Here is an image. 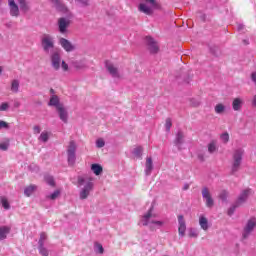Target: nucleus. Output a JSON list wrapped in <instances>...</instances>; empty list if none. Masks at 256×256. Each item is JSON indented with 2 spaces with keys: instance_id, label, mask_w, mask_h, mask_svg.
<instances>
[{
  "instance_id": "obj_1",
  "label": "nucleus",
  "mask_w": 256,
  "mask_h": 256,
  "mask_svg": "<svg viewBox=\"0 0 256 256\" xmlns=\"http://www.w3.org/2000/svg\"><path fill=\"white\" fill-rule=\"evenodd\" d=\"M78 187H79V199L84 201V199H88L89 195L93 193V189H95V183L93 182V178L90 177H78Z\"/></svg>"
},
{
  "instance_id": "obj_2",
  "label": "nucleus",
  "mask_w": 256,
  "mask_h": 256,
  "mask_svg": "<svg viewBox=\"0 0 256 256\" xmlns=\"http://www.w3.org/2000/svg\"><path fill=\"white\" fill-rule=\"evenodd\" d=\"M50 1L55 5L56 8L59 9V11H63L64 13H67L68 18H60L58 20V27H59L60 33H66L67 28L71 24V20H70L72 17L71 12H69V10L67 9V7H65V5L61 4V0H50Z\"/></svg>"
},
{
  "instance_id": "obj_3",
  "label": "nucleus",
  "mask_w": 256,
  "mask_h": 256,
  "mask_svg": "<svg viewBox=\"0 0 256 256\" xmlns=\"http://www.w3.org/2000/svg\"><path fill=\"white\" fill-rule=\"evenodd\" d=\"M140 224L144 227H150L152 231H155V229H161L164 222L155 218V215H153V207H151L149 211L141 218Z\"/></svg>"
},
{
  "instance_id": "obj_4",
  "label": "nucleus",
  "mask_w": 256,
  "mask_h": 256,
  "mask_svg": "<svg viewBox=\"0 0 256 256\" xmlns=\"http://www.w3.org/2000/svg\"><path fill=\"white\" fill-rule=\"evenodd\" d=\"M249 195H251V189H246L242 191L236 203L229 208L228 215H233V213H235V209H237L239 205H243V203H245V201H247V199L249 198Z\"/></svg>"
},
{
  "instance_id": "obj_5",
  "label": "nucleus",
  "mask_w": 256,
  "mask_h": 256,
  "mask_svg": "<svg viewBox=\"0 0 256 256\" xmlns=\"http://www.w3.org/2000/svg\"><path fill=\"white\" fill-rule=\"evenodd\" d=\"M144 3H140L138 9L141 13H145V15H151L153 13V9L156 7L155 0H141Z\"/></svg>"
},
{
  "instance_id": "obj_6",
  "label": "nucleus",
  "mask_w": 256,
  "mask_h": 256,
  "mask_svg": "<svg viewBox=\"0 0 256 256\" xmlns=\"http://www.w3.org/2000/svg\"><path fill=\"white\" fill-rule=\"evenodd\" d=\"M42 47L45 53H49L55 47V40L49 34H44L41 39Z\"/></svg>"
},
{
  "instance_id": "obj_7",
  "label": "nucleus",
  "mask_w": 256,
  "mask_h": 256,
  "mask_svg": "<svg viewBox=\"0 0 256 256\" xmlns=\"http://www.w3.org/2000/svg\"><path fill=\"white\" fill-rule=\"evenodd\" d=\"M242 160H243V150L238 149L234 152V155H233L232 173H236V171H239V167H241Z\"/></svg>"
},
{
  "instance_id": "obj_8",
  "label": "nucleus",
  "mask_w": 256,
  "mask_h": 256,
  "mask_svg": "<svg viewBox=\"0 0 256 256\" xmlns=\"http://www.w3.org/2000/svg\"><path fill=\"white\" fill-rule=\"evenodd\" d=\"M202 198L205 201L206 207L211 209L213 205H215V201L213 200V197L211 196V192L209 191V188L204 187L202 189Z\"/></svg>"
},
{
  "instance_id": "obj_9",
  "label": "nucleus",
  "mask_w": 256,
  "mask_h": 256,
  "mask_svg": "<svg viewBox=\"0 0 256 256\" xmlns=\"http://www.w3.org/2000/svg\"><path fill=\"white\" fill-rule=\"evenodd\" d=\"M106 69L109 75L113 77V79H119L121 77V74L119 73V69L111 61H106Z\"/></svg>"
},
{
  "instance_id": "obj_10",
  "label": "nucleus",
  "mask_w": 256,
  "mask_h": 256,
  "mask_svg": "<svg viewBox=\"0 0 256 256\" xmlns=\"http://www.w3.org/2000/svg\"><path fill=\"white\" fill-rule=\"evenodd\" d=\"M51 97L48 105L50 107H55L56 110L59 109V107H63V104L59 101V96L55 95V90L53 88L50 89Z\"/></svg>"
},
{
  "instance_id": "obj_11",
  "label": "nucleus",
  "mask_w": 256,
  "mask_h": 256,
  "mask_svg": "<svg viewBox=\"0 0 256 256\" xmlns=\"http://www.w3.org/2000/svg\"><path fill=\"white\" fill-rule=\"evenodd\" d=\"M255 225H256V219L255 218H251L247 224L246 227L244 228V232H243V238L247 239L249 237V235H251V233L253 232V229H255Z\"/></svg>"
},
{
  "instance_id": "obj_12",
  "label": "nucleus",
  "mask_w": 256,
  "mask_h": 256,
  "mask_svg": "<svg viewBox=\"0 0 256 256\" xmlns=\"http://www.w3.org/2000/svg\"><path fill=\"white\" fill-rule=\"evenodd\" d=\"M185 231H187V224L183 215H178V234L179 237H185Z\"/></svg>"
},
{
  "instance_id": "obj_13",
  "label": "nucleus",
  "mask_w": 256,
  "mask_h": 256,
  "mask_svg": "<svg viewBox=\"0 0 256 256\" xmlns=\"http://www.w3.org/2000/svg\"><path fill=\"white\" fill-rule=\"evenodd\" d=\"M61 56L59 55V53L54 52L51 55V64L53 69H55V71H59V69H61Z\"/></svg>"
},
{
  "instance_id": "obj_14",
  "label": "nucleus",
  "mask_w": 256,
  "mask_h": 256,
  "mask_svg": "<svg viewBox=\"0 0 256 256\" xmlns=\"http://www.w3.org/2000/svg\"><path fill=\"white\" fill-rule=\"evenodd\" d=\"M59 44L64 50H66L67 53H71V51H75V45H73L69 40L65 38H60Z\"/></svg>"
},
{
  "instance_id": "obj_15",
  "label": "nucleus",
  "mask_w": 256,
  "mask_h": 256,
  "mask_svg": "<svg viewBox=\"0 0 256 256\" xmlns=\"http://www.w3.org/2000/svg\"><path fill=\"white\" fill-rule=\"evenodd\" d=\"M146 45L152 53H157V51H159V45L151 36L146 37Z\"/></svg>"
},
{
  "instance_id": "obj_16",
  "label": "nucleus",
  "mask_w": 256,
  "mask_h": 256,
  "mask_svg": "<svg viewBox=\"0 0 256 256\" xmlns=\"http://www.w3.org/2000/svg\"><path fill=\"white\" fill-rule=\"evenodd\" d=\"M56 111H57L61 121L63 123H68V121H69V113L67 112V109L65 108V106L58 107V109Z\"/></svg>"
},
{
  "instance_id": "obj_17",
  "label": "nucleus",
  "mask_w": 256,
  "mask_h": 256,
  "mask_svg": "<svg viewBox=\"0 0 256 256\" xmlns=\"http://www.w3.org/2000/svg\"><path fill=\"white\" fill-rule=\"evenodd\" d=\"M8 5L10 9V15L12 17H19V6H17L15 0H8Z\"/></svg>"
},
{
  "instance_id": "obj_18",
  "label": "nucleus",
  "mask_w": 256,
  "mask_h": 256,
  "mask_svg": "<svg viewBox=\"0 0 256 256\" xmlns=\"http://www.w3.org/2000/svg\"><path fill=\"white\" fill-rule=\"evenodd\" d=\"M199 225L203 231H209V219L205 215L199 216Z\"/></svg>"
},
{
  "instance_id": "obj_19",
  "label": "nucleus",
  "mask_w": 256,
  "mask_h": 256,
  "mask_svg": "<svg viewBox=\"0 0 256 256\" xmlns=\"http://www.w3.org/2000/svg\"><path fill=\"white\" fill-rule=\"evenodd\" d=\"M153 172V159L151 157L146 158L145 175L149 176Z\"/></svg>"
},
{
  "instance_id": "obj_20",
  "label": "nucleus",
  "mask_w": 256,
  "mask_h": 256,
  "mask_svg": "<svg viewBox=\"0 0 256 256\" xmlns=\"http://www.w3.org/2000/svg\"><path fill=\"white\" fill-rule=\"evenodd\" d=\"M132 155L134 159H141L143 157V146H136L132 150Z\"/></svg>"
},
{
  "instance_id": "obj_21",
  "label": "nucleus",
  "mask_w": 256,
  "mask_h": 256,
  "mask_svg": "<svg viewBox=\"0 0 256 256\" xmlns=\"http://www.w3.org/2000/svg\"><path fill=\"white\" fill-rule=\"evenodd\" d=\"M243 107V99L235 98L232 102V109L239 111Z\"/></svg>"
},
{
  "instance_id": "obj_22",
  "label": "nucleus",
  "mask_w": 256,
  "mask_h": 256,
  "mask_svg": "<svg viewBox=\"0 0 256 256\" xmlns=\"http://www.w3.org/2000/svg\"><path fill=\"white\" fill-rule=\"evenodd\" d=\"M10 231H11V228L7 226L0 227V241L7 239V235H9Z\"/></svg>"
},
{
  "instance_id": "obj_23",
  "label": "nucleus",
  "mask_w": 256,
  "mask_h": 256,
  "mask_svg": "<svg viewBox=\"0 0 256 256\" xmlns=\"http://www.w3.org/2000/svg\"><path fill=\"white\" fill-rule=\"evenodd\" d=\"M91 171L94 173V175L99 176L101 173H103V166H101V164H92Z\"/></svg>"
},
{
  "instance_id": "obj_24",
  "label": "nucleus",
  "mask_w": 256,
  "mask_h": 256,
  "mask_svg": "<svg viewBox=\"0 0 256 256\" xmlns=\"http://www.w3.org/2000/svg\"><path fill=\"white\" fill-rule=\"evenodd\" d=\"M183 139H184L183 132L179 131L176 134V140H175V144H176V147H178V149H181V145H183Z\"/></svg>"
},
{
  "instance_id": "obj_25",
  "label": "nucleus",
  "mask_w": 256,
  "mask_h": 256,
  "mask_svg": "<svg viewBox=\"0 0 256 256\" xmlns=\"http://www.w3.org/2000/svg\"><path fill=\"white\" fill-rule=\"evenodd\" d=\"M35 191H37V187L35 185H30L25 188L24 195L26 197H31V195H33V193H35Z\"/></svg>"
},
{
  "instance_id": "obj_26",
  "label": "nucleus",
  "mask_w": 256,
  "mask_h": 256,
  "mask_svg": "<svg viewBox=\"0 0 256 256\" xmlns=\"http://www.w3.org/2000/svg\"><path fill=\"white\" fill-rule=\"evenodd\" d=\"M227 109V107L225 106V104L223 103H219L214 107V111L215 113H217V115H222V113Z\"/></svg>"
},
{
  "instance_id": "obj_27",
  "label": "nucleus",
  "mask_w": 256,
  "mask_h": 256,
  "mask_svg": "<svg viewBox=\"0 0 256 256\" xmlns=\"http://www.w3.org/2000/svg\"><path fill=\"white\" fill-rule=\"evenodd\" d=\"M0 201H1L2 207H3L4 209H6V211L9 210V209H11V205L9 204V200L7 199V197L2 196V197L0 198Z\"/></svg>"
},
{
  "instance_id": "obj_28",
  "label": "nucleus",
  "mask_w": 256,
  "mask_h": 256,
  "mask_svg": "<svg viewBox=\"0 0 256 256\" xmlns=\"http://www.w3.org/2000/svg\"><path fill=\"white\" fill-rule=\"evenodd\" d=\"M49 135H51V133L47 132V131H43L40 136H39V141H42L43 143H47L49 141Z\"/></svg>"
},
{
  "instance_id": "obj_29",
  "label": "nucleus",
  "mask_w": 256,
  "mask_h": 256,
  "mask_svg": "<svg viewBox=\"0 0 256 256\" xmlns=\"http://www.w3.org/2000/svg\"><path fill=\"white\" fill-rule=\"evenodd\" d=\"M11 91L12 93H19V80H12Z\"/></svg>"
},
{
  "instance_id": "obj_30",
  "label": "nucleus",
  "mask_w": 256,
  "mask_h": 256,
  "mask_svg": "<svg viewBox=\"0 0 256 256\" xmlns=\"http://www.w3.org/2000/svg\"><path fill=\"white\" fill-rule=\"evenodd\" d=\"M77 151V144L75 141H70L67 149V153H76Z\"/></svg>"
},
{
  "instance_id": "obj_31",
  "label": "nucleus",
  "mask_w": 256,
  "mask_h": 256,
  "mask_svg": "<svg viewBox=\"0 0 256 256\" xmlns=\"http://www.w3.org/2000/svg\"><path fill=\"white\" fill-rule=\"evenodd\" d=\"M74 67L76 69H85V67H87V62L85 60L76 61L74 62Z\"/></svg>"
},
{
  "instance_id": "obj_32",
  "label": "nucleus",
  "mask_w": 256,
  "mask_h": 256,
  "mask_svg": "<svg viewBox=\"0 0 256 256\" xmlns=\"http://www.w3.org/2000/svg\"><path fill=\"white\" fill-rule=\"evenodd\" d=\"M217 151V141L213 140L208 144V152L215 153Z\"/></svg>"
},
{
  "instance_id": "obj_33",
  "label": "nucleus",
  "mask_w": 256,
  "mask_h": 256,
  "mask_svg": "<svg viewBox=\"0 0 256 256\" xmlns=\"http://www.w3.org/2000/svg\"><path fill=\"white\" fill-rule=\"evenodd\" d=\"M44 179L48 185L55 187V179H53V176L46 175Z\"/></svg>"
},
{
  "instance_id": "obj_34",
  "label": "nucleus",
  "mask_w": 256,
  "mask_h": 256,
  "mask_svg": "<svg viewBox=\"0 0 256 256\" xmlns=\"http://www.w3.org/2000/svg\"><path fill=\"white\" fill-rule=\"evenodd\" d=\"M67 157H68V163L69 165H75V153H67Z\"/></svg>"
},
{
  "instance_id": "obj_35",
  "label": "nucleus",
  "mask_w": 256,
  "mask_h": 256,
  "mask_svg": "<svg viewBox=\"0 0 256 256\" xmlns=\"http://www.w3.org/2000/svg\"><path fill=\"white\" fill-rule=\"evenodd\" d=\"M59 195H61V191L56 190L52 194L48 195L47 198L51 199L52 201H55V199H57V197H59Z\"/></svg>"
},
{
  "instance_id": "obj_36",
  "label": "nucleus",
  "mask_w": 256,
  "mask_h": 256,
  "mask_svg": "<svg viewBox=\"0 0 256 256\" xmlns=\"http://www.w3.org/2000/svg\"><path fill=\"white\" fill-rule=\"evenodd\" d=\"M94 250H95V253L103 254V251H104L103 245H101L100 243H95Z\"/></svg>"
},
{
  "instance_id": "obj_37",
  "label": "nucleus",
  "mask_w": 256,
  "mask_h": 256,
  "mask_svg": "<svg viewBox=\"0 0 256 256\" xmlns=\"http://www.w3.org/2000/svg\"><path fill=\"white\" fill-rule=\"evenodd\" d=\"M96 147L98 149H102V147H105V140L103 138H98L96 140Z\"/></svg>"
},
{
  "instance_id": "obj_38",
  "label": "nucleus",
  "mask_w": 256,
  "mask_h": 256,
  "mask_svg": "<svg viewBox=\"0 0 256 256\" xmlns=\"http://www.w3.org/2000/svg\"><path fill=\"white\" fill-rule=\"evenodd\" d=\"M188 235H189V237L197 238V237H199V231H197V229H195V228H191L189 230Z\"/></svg>"
},
{
  "instance_id": "obj_39",
  "label": "nucleus",
  "mask_w": 256,
  "mask_h": 256,
  "mask_svg": "<svg viewBox=\"0 0 256 256\" xmlns=\"http://www.w3.org/2000/svg\"><path fill=\"white\" fill-rule=\"evenodd\" d=\"M173 126V122L171 121V118H167L165 122V129L167 132L171 131V127Z\"/></svg>"
},
{
  "instance_id": "obj_40",
  "label": "nucleus",
  "mask_w": 256,
  "mask_h": 256,
  "mask_svg": "<svg viewBox=\"0 0 256 256\" xmlns=\"http://www.w3.org/2000/svg\"><path fill=\"white\" fill-rule=\"evenodd\" d=\"M45 241H47V234L42 232L40 234L39 245H45Z\"/></svg>"
},
{
  "instance_id": "obj_41",
  "label": "nucleus",
  "mask_w": 256,
  "mask_h": 256,
  "mask_svg": "<svg viewBox=\"0 0 256 256\" xmlns=\"http://www.w3.org/2000/svg\"><path fill=\"white\" fill-rule=\"evenodd\" d=\"M220 139L222 143H229V133L225 132L221 134Z\"/></svg>"
},
{
  "instance_id": "obj_42",
  "label": "nucleus",
  "mask_w": 256,
  "mask_h": 256,
  "mask_svg": "<svg viewBox=\"0 0 256 256\" xmlns=\"http://www.w3.org/2000/svg\"><path fill=\"white\" fill-rule=\"evenodd\" d=\"M18 3L20 5V9H22V11H27L29 9L27 7V3L25 2V0H18Z\"/></svg>"
},
{
  "instance_id": "obj_43",
  "label": "nucleus",
  "mask_w": 256,
  "mask_h": 256,
  "mask_svg": "<svg viewBox=\"0 0 256 256\" xmlns=\"http://www.w3.org/2000/svg\"><path fill=\"white\" fill-rule=\"evenodd\" d=\"M39 252L43 256H48L49 255V251H47L43 245H39Z\"/></svg>"
},
{
  "instance_id": "obj_44",
  "label": "nucleus",
  "mask_w": 256,
  "mask_h": 256,
  "mask_svg": "<svg viewBox=\"0 0 256 256\" xmlns=\"http://www.w3.org/2000/svg\"><path fill=\"white\" fill-rule=\"evenodd\" d=\"M1 129H9V124L3 120H0V130Z\"/></svg>"
},
{
  "instance_id": "obj_45",
  "label": "nucleus",
  "mask_w": 256,
  "mask_h": 256,
  "mask_svg": "<svg viewBox=\"0 0 256 256\" xmlns=\"http://www.w3.org/2000/svg\"><path fill=\"white\" fill-rule=\"evenodd\" d=\"M0 149H1V151H7V149H9V144L5 143V142L1 143Z\"/></svg>"
},
{
  "instance_id": "obj_46",
  "label": "nucleus",
  "mask_w": 256,
  "mask_h": 256,
  "mask_svg": "<svg viewBox=\"0 0 256 256\" xmlns=\"http://www.w3.org/2000/svg\"><path fill=\"white\" fill-rule=\"evenodd\" d=\"M9 109V104L8 103H2L0 105V111H7Z\"/></svg>"
},
{
  "instance_id": "obj_47",
  "label": "nucleus",
  "mask_w": 256,
  "mask_h": 256,
  "mask_svg": "<svg viewBox=\"0 0 256 256\" xmlns=\"http://www.w3.org/2000/svg\"><path fill=\"white\" fill-rule=\"evenodd\" d=\"M61 68L63 69V71H69V65L65 63V61L61 62Z\"/></svg>"
},
{
  "instance_id": "obj_48",
  "label": "nucleus",
  "mask_w": 256,
  "mask_h": 256,
  "mask_svg": "<svg viewBox=\"0 0 256 256\" xmlns=\"http://www.w3.org/2000/svg\"><path fill=\"white\" fill-rule=\"evenodd\" d=\"M33 131L36 135H39V133H41V127L39 126H34L33 127Z\"/></svg>"
},
{
  "instance_id": "obj_49",
  "label": "nucleus",
  "mask_w": 256,
  "mask_h": 256,
  "mask_svg": "<svg viewBox=\"0 0 256 256\" xmlns=\"http://www.w3.org/2000/svg\"><path fill=\"white\" fill-rule=\"evenodd\" d=\"M220 199H222V201H225V199H227V191L221 192Z\"/></svg>"
},
{
  "instance_id": "obj_50",
  "label": "nucleus",
  "mask_w": 256,
  "mask_h": 256,
  "mask_svg": "<svg viewBox=\"0 0 256 256\" xmlns=\"http://www.w3.org/2000/svg\"><path fill=\"white\" fill-rule=\"evenodd\" d=\"M79 5H87L89 3V0H76Z\"/></svg>"
},
{
  "instance_id": "obj_51",
  "label": "nucleus",
  "mask_w": 256,
  "mask_h": 256,
  "mask_svg": "<svg viewBox=\"0 0 256 256\" xmlns=\"http://www.w3.org/2000/svg\"><path fill=\"white\" fill-rule=\"evenodd\" d=\"M14 107H16V108L21 107V102L15 101V102H14Z\"/></svg>"
},
{
  "instance_id": "obj_52",
  "label": "nucleus",
  "mask_w": 256,
  "mask_h": 256,
  "mask_svg": "<svg viewBox=\"0 0 256 256\" xmlns=\"http://www.w3.org/2000/svg\"><path fill=\"white\" fill-rule=\"evenodd\" d=\"M252 105H253V107H256V95H254V97L252 99Z\"/></svg>"
},
{
  "instance_id": "obj_53",
  "label": "nucleus",
  "mask_w": 256,
  "mask_h": 256,
  "mask_svg": "<svg viewBox=\"0 0 256 256\" xmlns=\"http://www.w3.org/2000/svg\"><path fill=\"white\" fill-rule=\"evenodd\" d=\"M187 189H189V184H185L184 187H183L184 191H187Z\"/></svg>"
},
{
  "instance_id": "obj_54",
  "label": "nucleus",
  "mask_w": 256,
  "mask_h": 256,
  "mask_svg": "<svg viewBox=\"0 0 256 256\" xmlns=\"http://www.w3.org/2000/svg\"><path fill=\"white\" fill-rule=\"evenodd\" d=\"M198 158L200 159V161H203V156L202 155H198Z\"/></svg>"
},
{
  "instance_id": "obj_55",
  "label": "nucleus",
  "mask_w": 256,
  "mask_h": 256,
  "mask_svg": "<svg viewBox=\"0 0 256 256\" xmlns=\"http://www.w3.org/2000/svg\"><path fill=\"white\" fill-rule=\"evenodd\" d=\"M199 102H196L195 104H194V107H197V106H199Z\"/></svg>"
},
{
  "instance_id": "obj_56",
  "label": "nucleus",
  "mask_w": 256,
  "mask_h": 256,
  "mask_svg": "<svg viewBox=\"0 0 256 256\" xmlns=\"http://www.w3.org/2000/svg\"><path fill=\"white\" fill-rule=\"evenodd\" d=\"M1 73H3V68H2V67H0V74H1Z\"/></svg>"
}]
</instances>
